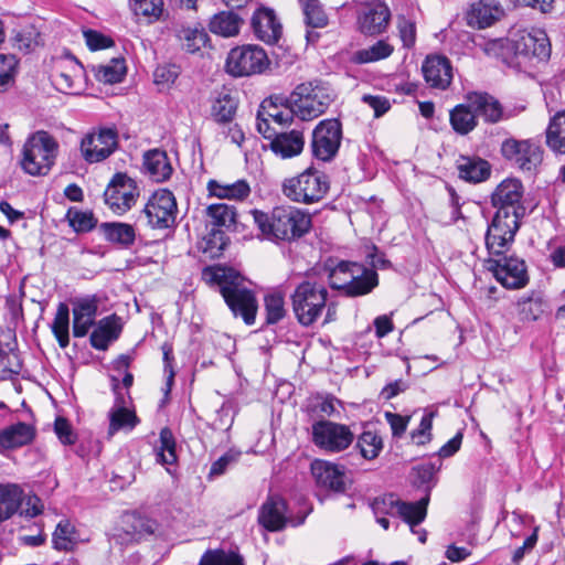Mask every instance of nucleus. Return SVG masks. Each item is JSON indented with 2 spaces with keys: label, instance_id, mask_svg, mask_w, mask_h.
I'll use <instances>...</instances> for the list:
<instances>
[{
  "label": "nucleus",
  "instance_id": "nucleus-1",
  "mask_svg": "<svg viewBox=\"0 0 565 565\" xmlns=\"http://www.w3.org/2000/svg\"><path fill=\"white\" fill-rule=\"evenodd\" d=\"M253 220L264 239L269 242H294L311 228V215L292 205H277L269 212L253 210Z\"/></svg>",
  "mask_w": 565,
  "mask_h": 565
},
{
  "label": "nucleus",
  "instance_id": "nucleus-2",
  "mask_svg": "<svg viewBox=\"0 0 565 565\" xmlns=\"http://www.w3.org/2000/svg\"><path fill=\"white\" fill-rule=\"evenodd\" d=\"M203 279L211 286H217L225 303L235 317H241L247 326L255 323L258 309L255 294L244 286L242 276L233 268L206 267Z\"/></svg>",
  "mask_w": 565,
  "mask_h": 565
},
{
  "label": "nucleus",
  "instance_id": "nucleus-3",
  "mask_svg": "<svg viewBox=\"0 0 565 565\" xmlns=\"http://www.w3.org/2000/svg\"><path fill=\"white\" fill-rule=\"evenodd\" d=\"M551 53L552 45L546 32L534 29L531 32H520L511 40L505 63L518 72L531 73L540 64L547 63Z\"/></svg>",
  "mask_w": 565,
  "mask_h": 565
},
{
  "label": "nucleus",
  "instance_id": "nucleus-4",
  "mask_svg": "<svg viewBox=\"0 0 565 565\" xmlns=\"http://www.w3.org/2000/svg\"><path fill=\"white\" fill-rule=\"evenodd\" d=\"M60 145L57 140L45 130H38L30 135L21 150L20 166L29 175H47L55 164Z\"/></svg>",
  "mask_w": 565,
  "mask_h": 565
},
{
  "label": "nucleus",
  "instance_id": "nucleus-5",
  "mask_svg": "<svg viewBox=\"0 0 565 565\" xmlns=\"http://www.w3.org/2000/svg\"><path fill=\"white\" fill-rule=\"evenodd\" d=\"M331 89L322 82L299 84L290 94L287 103L301 120H312L321 116L332 103Z\"/></svg>",
  "mask_w": 565,
  "mask_h": 565
},
{
  "label": "nucleus",
  "instance_id": "nucleus-6",
  "mask_svg": "<svg viewBox=\"0 0 565 565\" xmlns=\"http://www.w3.org/2000/svg\"><path fill=\"white\" fill-rule=\"evenodd\" d=\"M330 189L326 173L309 168L298 175L287 178L281 183L282 194L292 202L312 204L321 201Z\"/></svg>",
  "mask_w": 565,
  "mask_h": 565
},
{
  "label": "nucleus",
  "instance_id": "nucleus-7",
  "mask_svg": "<svg viewBox=\"0 0 565 565\" xmlns=\"http://www.w3.org/2000/svg\"><path fill=\"white\" fill-rule=\"evenodd\" d=\"M328 290L309 280L299 284L291 295L294 313L303 327L313 324L327 307Z\"/></svg>",
  "mask_w": 565,
  "mask_h": 565
},
{
  "label": "nucleus",
  "instance_id": "nucleus-8",
  "mask_svg": "<svg viewBox=\"0 0 565 565\" xmlns=\"http://www.w3.org/2000/svg\"><path fill=\"white\" fill-rule=\"evenodd\" d=\"M428 503V494L418 501L406 502L394 493H387L374 501L373 511L375 515H390L402 519L409 525L411 531L414 532V526H417L426 519Z\"/></svg>",
  "mask_w": 565,
  "mask_h": 565
},
{
  "label": "nucleus",
  "instance_id": "nucleus-9",
  "mask_svg": "<svg viewBox=\"0 0 565 565\" xmlns=\"http://www.w3.org/2000/svg\"><path fill=\"white\" fill-rule=\"evenodd\" d=\"M178 205L173 193L168 189L156 191L140 212L139 220L153 230L172 228L177 222Z\"/></svg>",
  "mask_w": 565,
  "mask_h": 565
},
{
  "label": "nucleus",
  "instance_id": "nucleus-10",
  "mask_svg": "<svg viewBox=\"0 0 565 565\" xmlns=\"http://www.w3.org/2000/svg\"><path fill=\"white\" fill-rule=\"evenodd\" d=\"M269 65L266 52L257 45H242L232 49L226 58V71L235 77L263 73Z\"/></svg>",
  "mask_w": 565,
  "mask_h": 565
},
{
  "label": "nucleus",
  "instance_id": "nucleus-11",
  "mask_svg": "<svg viewBox=\"0 0 565 565\" xmlns=\"http://www.w3.org/2000/svg\"><path fill=\"white\" fill-rule=\"evenodd\" d=\"M139 194L137 182L127 173L117 172L104 191V203L116 215H124L136 204Z\"/></svg>",
  "mask_w": 565,
  "mask_h": 565
},
{
  "label": "nucleus",
  "instance_id": "nucleus-12",
  "mask_svg": "<svg viewBox=\"0 0 565 565\" xmlns=\"http://www.w3.org/2000/svg\"><path fill=\"white\" fill-rule=\"evenodd\" d=\"M341 140V121L335 118L321 120L312 130L310 142L312 156L324 162L332 160L339 151Z\"/></svg>",
  "mask_w": 565,
  "mask_h": 565
},
{
  "label": "nucleus",
  "instance_id": "nucleus-13",
  "mask_svg": "<svg viewBox=\"0 0 565 565\" xmlns=\"http://www.w3.org/2000/svg\"><path fill=\"white\" fill-rule=\"evenodd\" d=\"M311 435L318 448L332 454L345 450L354 440V434L347 425L330 420L313 423Z\"/></svg>",
  "mask_w": 565,
  "mask_h": 565
},
{
  "label": "nucleus",
  "instance_id": "nucleus-14",
  "mask_svg": "<svg viewBox=\"0 0 565 565\" xmlns=\"http://www.w3.org/2000/svg\"><path fill=\"white\" fill-rule=\"evenodd\" d=\"M352 3L359 4L356 8L358 30L369 36H375L384 33L391 21V10L383 0H370L361 2L353 0Z\"/></svg>",
  "mask_w": 565,
  "mask_h": 565
},
{
  "label": "nucleus",
  "instance_id": "nucleus-15",
  "mask_svg": "<svg viewBox=\"0 0 565 565\" xmlns=\"http://www.w3.org/2000/svg\"><path fill=\"white\" fill-rule=\"evenodd\" d=\"M523 217L511 215L508 212H495L486 233V246L495 255H501L514 241Z\"/></svg>",
  "mask_w": 565,
  "mask_h": 565
},
{
  "label": "nucleus",
  "instance_id": "nucleus-16",
  "mask_svg": "<svg viewBox=\"0 0 565 565\" xmlns=\"http://www.w3.org/2000/svg\"><path fill=\"white\" fill-rule=\"evenodd\" d=\"M524 186L516 178L502 180L491 194V204L495 212H508L511 215L524 217L526 207L523 201Z\"/></svg>",
  "mask_w": 565,
  "mask_h": 565
},
{
  "label": "nucleus",
  "instance_id": "nucleus-17",
  "mask_svg": "<svg viewBox=\"0 0 565 565\" xmlns=\"http://www.w3.org/2000/svg\"><path fill=\"white\" fill-rule=\"evenodd\" d=\"M501 154L522 171L534 170L543 159L540 146L531 140L505 139L501 145Z\"/></svg>",
  "mask_w": 565,
  "mask_h": 565
},
{
  "label": "nucleus",
  "instance_id": "nucleus-18",
  "mask_svg": "<svg viewBox=\"0 0 565 565\" xmlns=\"http://www.w3.org/2000/svg\"><path fill=\"white\" fill-rule=\"evenodd\" d=\"M488 269L494 278L508 289H521L529 282L525 262L514 256H504L499 259H489Z\"/></svg>",
  "mask_w": 565,
  "mask_h": 565
},
{
  "label": "nucleus",
  "instance_id": "nucleus-19",
  "mask_svg": "<svg viewBox=\"0 0 565 565\" xmlns=\"http://www.w3.org/2000/svg\"><path fill=\"white\" fill-rule=\"evenodd\" d=\"M118 146L116 130L102 128L87 134L81 142V152L88 163H97L107 159Z\"/></svg>",
  "mask_w": 565,
  "mask_h": 565
},
{
  "label": "nucleus",
  "instance_id": "nucleus-20",
  "mask_svg": "<svg viewBox=\"0 0 565 565\" xmlns=\"http://www.w3.org/2000/svg\"><path fill=\"white\" fill-rule=\"evenodd\" d=\"M311 472L321 489L333 493H345L351 486V480L345 473L344 467L327 460H315L311 463Z\"/></svg>",
  "mask_w": 565,
  "mask_h": 565
},
{
  "label": "nucleus",
  "instance_id": "nucleus-21",
  "mask_svg": "<svg viewBox=\"0 0 565 565\" xmlns=\"http://www.w3.org/2000/svg\"><path fill=\"white\" fill-rule=\"evenodd\" d=\"M100 299L97 295H85L71 299L73 312V335L85 337L89 329L96 324Z\"/></svg>",
  "mask_w": 565,
  "mask_h": 565
},
{
  "label": "nucleus",
  "instance_id": "nucleus-22",
  "mask_svg": "<svg viewBox=\"0 0 565 565\" xmlns=\"http://www.w3.org/2000/svg\"><path fill=\"white\" fill-rule=\"evenodd\" d=\"M84 75L83 65L75 57H71L54 71L52 83L64 94H78L83 89Z\"/></svg>",
  "mask_w": 565,
  "mask_h": 565
},
{
  "label": "nucleus",
  "instance_id": "nucleus-23",
  "mask_svg": "<svg viewBox=\"0 0 565 565\" xmlns=\"http://www.w3.org/2000/svg\"><path fill=\"white\" fill-rule=\"evenodd\" d=\"M422 71L427 84L437 89H447L454 77L452 66L446 56L429 55L423 63Z\"/></svg>",
  "mask_w": 565,
  "mask_h": 565
},
{
  "label": "nucleus",
  "instance_id": "nucleus-24",
  "mask_svg": "<svg viewBox=\"0 0 565 565\" xmlns=\"http://www.w3.org/2000/svg\"><path fill=\"white\" fill-rule=\"evenodd\" d=\"M250 24L255 36L267 44L277 43L281 36L282 26L273 9H257Z\"/></svg>",
  "mask_w": 565,
  "mask_h": 565
},
{
  "label": "nucleus",
  "instance_id": "nucleus-25",
  "mask_svg": "<svg viewBox=\"0 0 565 565\" xmlns=\"http://www.w3.org/2000/svg\"><path fill=\"white\" fill-rule=\"evenodd\" d=\"M287 503L277 494L269 495L258 511V523L269 532L282 530L287 524Z\"/></svg>",
  "mask_w": 565,
  "mask_h": 565
},
{
  "label": "nucleus",
  "instance_id": "nucleus-26",
  "mask_svg": "<svg viewBox=\"0 0 565 565\" xmlns=\"http://www.w3.org/2000/svg\"><path fill=\"white\" fill-rule=\"evenodd\" d=\"M467 95L469 105L472 107L477 118L481 117L484 122L497 124L508 118L501 103L489 93L471 92Z\"/></svg>",
  "mask_w": 565,
  "mask_h": 565
},
{
  "label": "nucleus",
  "instance_id": "nucleus-27",
  "mask_svg": "<svg viewBox=\"0 0 565 565\" xmlns=\"http://www.w3.org/2000/svg\"><path fill=\"white\" fill-rule=\"evenodd\" d=\"M36 428L32 424L18 422L0 430V452L6 454L33 443Z\"/></svg>",
  "mask_w": 565,
  "mask_h": 565
},
{
  "label": "nucleus",
  "instance_id": "nucleus-28",
  "mask_svg": "<svg viewBox=\"0 0 565 565\" xmlns=\"http://www.w3.org/2000/svg\"><path fill=\"white\" fill-rule=\"evenodd\" d=\"M355 262L328 258L322 265V275L328 279L331 289L345 294L349 282L354 278L353 266Z\"/></svg>",
  "mask_w": 565,
  "mask_h": 565
},
{
  "label": "nucleus",
  "instance_id": "nucleus-29",
  "mask_svg": "<svg viewBox=\"0 0 565 565\" xmlns=\"http://www.w3.org/2000/svg\"><path fill=\"white\" fill-rule=\"evenodd\" d=\"M269 149L281 159H289L300 154L305 147L303 131L291 129L279 131L268 143Z\"/></svg>",
  "mask_w": 565,
  "mask_h": 565
},
{
  "label": "nucleus",
  "instance_id": "nucleus-30",
  "mask_svg": "<svg viewBox=\"0 0 565 565\" xmlns=\"http://www.w3.org/2000/svg\"><path fill=\"white\" fill-rule=\"evenodd\" d=\"M456 168L459 178L469 183H481L491 175V164L478 156L460 154Z\"/></svg>",
  "mask_w": 565,
  "mask_h": 565
},
{
  "label": "nucleus",
  "instance_id": "nucleus-31",
  "mask_svg": "<svg viewBox=\"0 0 565 565\" xmlns=\"http://www.w3.org/2000/svg\"><path fill=\"white\" fill-rule=\"evenodd\" d=\"M90 333V345L99 351H106L109 344L116 341L121 333V324L116 315L100 319Z\"/></svg>",
  "mask_w": 565,
  "mask_h": 565
},
{
  "label": "nucleus",
  "instance_id": "nucleus-32",
  "mask_svg": "<svg viewBox=\"0 0 565 565\" xmlns=\"http://www.w3.org/2000/svg\"><path fill=\"white\" fill-rule=\"evenodd\" d=\"M354 278L347 287L345 297L356 298L365 296L379 285V275L375 269L369 268L363 264L356 263L353 266Z\"/></svg>",
  "mask_w": 565,
  "mask_h": 565
},
{
  "label": "nucleus",
  "instance_id": "nucleus-33",
  "mask_svg": "<svg viewBox=\"0 0 565 565\" xmlns=\"http://www.w3.org/2000/svg\"><path fill=\"white\" fill-rule=\"evenodd\" d=\"M143 168L146 173L154 182L167 181L173 171L167 152L160 149H152L145 152Z\"/></svg>",
  "mask_w": 565,
  "mask_h": 565
},
{
  "label": "nucleus",
  "instance_id": "nucleus-34",
  "mask_svg": "<svg viewBox=\"0 0 565 565\" xmlns=\"http://www.w3.org/2000/svg\"><path fill=\"white\" fill-rule=\"evenodd\" d=\"M24 499V492L18 484L0 483V522L9 520L19 512Z\"/></svg>",
  "mask_w": 565,
  "mask_h": 565
},
{
  "label": "nucleus",
  "instance_id": "nucleus-35",
  "mask_svg": "<svg viewBox=\"0 0 565 565\" xmlns=\"http://www.w3.org/2000/svg\"><path fill=\"white\" fill-rule=\"evenodd\" d=\"M449 121L455 132L461 136L468 135L477 127V115L469 105L468 95L466 96V103L459 104L450 110Z\"/></svg>",
  "mask_w": 565,
  "mask_h": 565
},
{
  "label": "nucleus",
  "instance_id": "nucleus-36",
  "mask_svg": "<svg viewBox=\"0 0 565 565\" xmlns=\"http://www.w3.org/2000/svg\"><path fill=\"white\" fill-rule=\"evenodd\" d=\"M238 108V102L227 93L220 94L212 103L211 118L221 127L233 122Z\"/></svg>",
  "mask_w": 565,
  "mask_h": 565
},
{
  "label": "nucleus",
  "instance_id": "nucleus-37",
  "mask_svg": "<svg viewBox=\"0 0 565 565\" xmlns=\"http://www.w3.org/2000/svg\"><path fill=\"white\" fill-rule=\"evenodd\" d=\"M501 13L502 11L499 6L479 1L472 4L468 12V24L478 29H486L492 25Z\"/></svg>",
  "mask_w": 565,
  "mask_h": 565
},
{
  "label": "nucleus",
  "instance_id": "nucleus-38",
  "mask_svg": "<svg viewBox=\"0 0 565 565\" xmlns=\"http://www.w3.org/2000/svg\"><path fill=\"white\" fill-rule=\"evenodd\" d=\"M243 19L233 11H222L213 15L209 23L214 34L230 38L238 34Z\"/></svg>",
  "mask_w": 565,
  "mask_h": 565
},
{
  "label": "nucleus",
  "instance_id": "nucleus-39",
  "mask_svg": "<svg viewBox=\"0 0 565 565\" xmlns=\"http://www.w3.org/2000/svg\"><path fill=\"white\" fill-rule=\"evenodd\" d=\"M546 145L553 152L565 154V110L551 118L546 129Z\"/></svg>",
  "mask_w": 565,
  "mask_h": 565
},
{
  "label": "nucleus",
  "instance_id": "nucleus-40",
  "mask_svg": "<svg viewBox=\"0 0 565 565\" xmlns=\"http://www.w3.org/2000/svg\"><path fill=\"white\" fill-rule=\"evenodd\" d=\"M100 228L110 243L129 247L135 243L136 232L131 224L120 222H106L100 225Z\"/></svg>",
  "mask_w": 565,
  "mask_h": 565
},
{
  "label": "nucleus",
  "instance_id": "nucleus-41",
  "mask_svg": "<svg viewBox=\"0 0 565 565\" xmlns=\"http://www.w3.org/2000/svg\"><path fill=\"white\" fill-rule=\"evenodd\" d=\"M205 213L212 228L222 230V227H225L231 230L236 224L237 214L233 205L225 203L211 204L206 207Z\"/></svg>",
  "mask_w": 565,
  "mask_h": 565
},
{
  "label": "nucleus",
  "instance_id": "nucleus-42",
  "mask_svg": "<svg viewBox=\"0 0 565 565\" xmlns=\"http://www.w3.org/2000/svg\"><path fill=\"white\" fill-rule=\"evenodd\" d=\"M156 461L164 465H174L178 460L177 443L170 428L164 427L160 430L159 446L154 448Z\"/></svg>",
  "mask_w": 565,
  "mask_h": 565
},
{
  "label": "nucleus",
  "instance_id": "nucleus-43",
  "mask_svg": "<svg viewBox=\"0 0 565 565\" xmlns=\"http://www.w3.org/2000/svg\"><path fill=\"white\" fill-rule=\"evenodd\" d=\"M210 193L220 199L243 200L250 193V188L245 180H238L231 184H220L215 180H211L207 184Z\"/></svg>",
  "mask_w": 565,
  "mask_h": 565
},
{
  "label": "nucleus",
  "instance_id": "nucleus-44",
  "mask_svg": "<svg viewBox=\"0 0 565 565\" xmlns=\"http://www.w3.org/2000/svg\"><path fill=\"white\" fill-rule=\"evenodd\" d=\"M394 49L387 42L380 40L373 45L355 51L351 56L354 64H367L388 57Z\"/></svg>",
  "mask_w": 565,
  "mask_h": 565
},
{
  "label": "nucleus",
  "instance_id": "nucleus-45",
  "mask_svg": "<svg viewBox=\"0 0 565 565\" xmlns=\"http://www.w3.org/2000/svg\"><path fill=\"white\" fill-rule=\"evenodd\" d=\"M51 330L58 345L65 349L70 344V308L65 302L57 305Z\"/></svg>",
  "mask_w": 565,
  "mask_h": 565
},
{
  "label": "nucleus",
  "instance_id": "nucleus-46",
  "mask_svg": "<svg viewBox=\"0 0 565 565\" xmlns=\"http://www.w3.org/2000/svg\"><path fill=\"white\" fill-rule=\"evenodd\" d=\"M96 79L105 84L120 83L126 75V65L124 58H113L107 64L93 66Z\"/></svg>",
  "mask_w": 565,
  "mask_h": 565
},
{
  "label": "nucleus",
  "instance_id": "nucleus-47",
  "mask_svg": "<svg viewBox=\"0 0 565 565\" xmlns=\"http://www.w3.org/2000/svg\"><path fill=\"white\" fill-rule=\"evenodd\" d=\"M108 434L110 436L121 429L131 430L139 423V418L137 417L136 413L130 411L128 407H111L108 413Z\"/></svg>",
  "mask_w": 565,
  "mask_h": 565
},
{
  "label": "nucleus",
  "instance_id": "nucleus-48",
  "mask_svg": "<svg viewBox=\"0 0 565 565\" xmlns=\"http://www.w3.org/2000/svg\"><path fill=\"white\" fill-rule=\"evenodd\" d=\"M53 548L68 552L77 544L76 531L68 520H61L52 534Z\"/></svg>",
  "mask_w": 565,
  "mask_h": 565
},
{
  "label": "nucleus",
  "instance_id": "nucleus-49",
  "mask_svg": "<svg viewBox=\"0 0 565 565\" xmlns=\"http://www.w3.org/2000/svg\"><path fill=\"white\" fill-rule=\"evenodd\" d=\"M305 17V24L311 29H322L329 19L319 0H298Z\"/></svg>",
  "mask_w": 565,
  "mask_h": 565
},
{
  "label": "nucleus",
  "instance_id": "nucleus-50",
  "mask_svg": "<svg viewBox=\"0 0 565 565\" xmlns=\"http://www.w3.org/2000/svg\"><path fill=\"white\" fill-rule=\"evenodd\" d=\"M543 306L542 298L534 296V294L521 297L516 302L519 319L522 322L537 320L544 312Z\"/></svg>",
  "mask_w": 565,
  "mask_h": 565
},
{
  "label": "nucleus",
  "instance_id": "nucleus-51",
  "mask_svg": "<svg viewBox=\"0 0 565 565\" xmlns=\"http://www.w3.org/2000/svg\"><path fill=\"white\" fill-rule=\"evenodd\" d=\"M266 311V323L276 324L282 320L287 313L285 308V297L280 291H273L264 297Z\"/></svg>",
  "mask_w": 565,
  "mask_h": 565
},
{
  "label": "nucleus",
  "instance_id": "nucleus-52",
  "mask_svg": "<svg viewBox=\"0 0 565 565\" xmlns=\"http://www.w3.org/2000/svg\"><path fill=\"white\" fill-rule=\"evenodd\" d=\"M179 39L182 42L183 50L188 53H196L210 40L206 31L198 28H182L179 31Z\"/></svg>",
  "mask_w": 565,
  "mask_h": 565
},
{
  "label": "nucleus",
  "instance_id": "nucleus-53",
  "mask_svg": "<svg viewBox=\"0 0 565 565\" xmlns=\"http://www.w3.org/2000/svg\"><path fill=\"white\" fill-rule=\"evenodd\" d=\"M440 467V459H436L435 461L429 460L413 468L415 475L414 482L418 487L425 486L427 491L426 495H429V491L435 484L436 473L439 471Z\"/></svg>",
  "mask_w": 565,
  "mask_h": 565
},
{
  "label": "nucleus",
  "instance_id": "nucleus-54",
  "mask_svg": "<svg viewBox=\"0 0 565 565\" xmlns=\"http://www.w3.org/2000/svg\"><path fill=\"white\" fill-rule=\"evenodd\" d=\"M356 447L364 459L372 460L376 458L383 449L381 436L373 430H364L358 438Z\"/></svg>",
  "mask_w": 565,
  "mask_h": 565
},
{
  "label": "nucleus",
  "instance_id": "nucleus-55",
  "mask_svg": "<svg viewBox=\"0 0 565 565\" xmlns=\"http://www.w3.org/2000/svg\"><path fill=\"white\" fill-rule=\"evenodd\" d=\"M70 226L76 233H87L95 228L97 220L90 211H79L76 207H70L66 213Z\"/></svg>",
  "mask_w": 565,
  "mask_h": 565
},
{
  "label": "nucleus",
  "instance_id": "nucleus-56",
  "mask_svg": "<svg viewBox=\"0 0 565 565\" xmlns=\"http://www.w3.org/2000/svg\"><path fill=\"white\" fill-rule=\"evenodd\" d=\"M199 565H245L243 557L234 552L224 550H207L201 557Z\"/></svg>",
  "mask_w": 565,
  "mask_h": 565
},
{
  "label": "nucleus",
  "instance_id": "nucleus-57",
  "mask_svg": "<svg viewBox=\"0 0 565 565\" xmlns=\"http://www.w3.org/2000/svg\"><path fill=\"white\" fill-rule=\"evenodd\" d=\"M18 60L12 54H0V93L13 85L18 73Z\"/></svg>",
  "mask_w": 565,
  "mask_h": 565
},
{
  "label": "nucleus",
  "instance_id": "nucleus-58",
  "mask_svg": "<svg viewBox=\"0 0 565 565\" xmlns=\"http://www.w3.org/2000/svg\"><path fill=\"white\" fill-rule=\"evenodd\" d=\"M163 0H129V8L136 15L159 20L163 12Z\"/></svg>",
  "mask_w": 565,
  "mask_h": 565
},
{
  "label": "nucleus",
  "instance_id": "nucleus-59",
  "mask_svg": "<svg viewBox=\"0 0 565 565\" xmlns=\"http://www.w3.org/2000/svg\"><path fill=\"white\" fill-rule=\"evenodd\" d=\"M228 243L225 232L220 228H211L210 233L203 238L202 249L210 256L216 257L222 254Z\"/></svg>",
  "mask_w": 565,
  "mask_h": 565
},
{
  "label": "nucleus",
  "instance_id": "nucleus-60",
  "mask_svg": "<svg viewBox=\"0 0 565 565\" xmlns=\"http://www.w3.org/2000/svg\"><path fill=\"white\" fill-rule=\"evenodd\" d=\"M260 114L266 115L269 119L278 125H285L292 120L296 116L292 107L288 104V107L281 109L273 100H264L260 105Z\"/></svg>",
  "mask_w": 565,
  "mask_h": 565
},
{
  "label": "nucleus",
  "instance_id": "nucleus-61",
  "mask_svg": "<svg viewBox=\"0 0 565 565\" xmlns=\"http://www.w3.org/2000/svg\"><path fill=\"white\" fill-rule=\"evenodd\" d=\"M435 413L425 414L419 423L418 428L411 433L412 440L418 445L423 446L428 444L431 440V428H433V417Z\"/></svg>",
  "mask_w": 565,
  "mask_h": 565
},
{
  "label": "nucleus",
  "instance_id": "nucleus-62",
  "mask_svg": "<svg viewBox=\"0 0 565 565\" xmlns=\"http://www.w3.org/2000/svg\"><path fill=\"white\" fill-rule=\"evenodd\" d=\"M397 29L403 45L411 49L416 42V23L404 15L397 18Z\"/></svg>",
  "mask_w": 565,
  "mask_h": 565
},
{
  "label": "nucleus",
  "instance_id": "nucleus-63",
  "mask_svg": "<svg viewBox=\"0 0 565 565\" xmlns=\"http://www.w3.org/2000/svg\"><path fill=\"white\" fill-rule=\"evenodd\" d=\"M163 354V372L166 374V394H168L173 385L175 372L173 369V348L172 344L164 342L161 347Z\"/></svg>",
  "mask_w": 565,
  "mask_h": 565
},
{
  "label": "nucleus",
  "instance_id": "nucleus-64",
  "mask_svg": "<svg viewBox=\"0 0 565 565\" xmlns=\"http://www.w3.org/2000/svg\"><path fill=\"white\" fill-rule=\"evenodd\" d=\"M180 75V67L175 64H161L154 70V83L157 85L169 86L175 82Z\"/></svg>",
  "mask_w": 565,
  "mask_h": 565
}]
</instances>
